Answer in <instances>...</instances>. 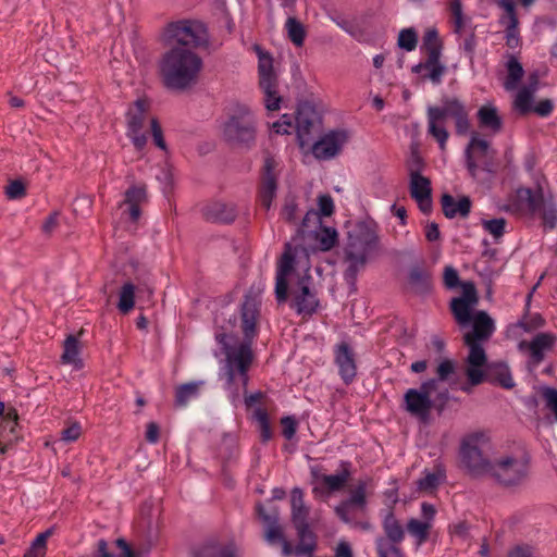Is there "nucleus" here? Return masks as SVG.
Segmentation results:
<instances>
[{
  "label": "nucleus",
  "mask_w": 557,
  "mask_h": 557,
  "mask_svg": "<svg viewBox=\"0 0 557 557\" xmlns=\"http://www.w3.org/2000/svg\"><path fill=\"white\" fill-rule=\"evenodd\" d=\"M482 226L497 240L505 234L506 220L504 218L484 220Z\"/></svg>",
  "instance_id": "6e6d98bb"
},
{
  "label": "nucleus",
  "mask_w": 557,
  "mask_h": 557,
  "mask_svg": "<svg viewBox=\"0 0 557 557\" xmlns=\"http://www.w3.org/2000/svg\"><path fill=\"white\" fill-rule=\"evenodd\" d=\"M81 345L76 335H69L63 344L62 363L76 364L79 361Z\"/></svg>",
  "instance_id": "79ce46f5"
},
{
  "label": "nucleus",
  "mask_w": 557,
  "mask_h": 557,
  "mask_svg": "<svg viewBox=\"0 0 557 557\" xmlns=\"http://www.w3.org/2000/svg\"><path fill=\"white\" fill-rule=\"evenodd\" d=\"M533 90L529 87L521 88L516 95L513 106L520 114H528L532 111Z\"/></svg>",
  "instance_id": "8fccbe9b"
},
{
  "label": "nucleus",
  "mask_w": 557,
  "mask_h": 557,
  "mask_svg": "<svg viewBox=\"0 0 557 557\" xmlns=\"http://www.w3.org/2000/svg\"><path fill=\"white\" fill-rule=\"evenodd\" d=\"M465 156L467 170L473 178L476 176L479 170L478 161L480 160L483 161L484 170L493 172L491 160H493L494 156L490 149V144L487 140L479 138L476 134L471 137Z\"/></svg>",
  "instance_id": "aec40b11"
},
{
  "label": "nucleus",
  "mask_w": 557,
  "mask_h": 557,
  "mask_svg": "<svg viewBox=\"0 0 557 557\" xmlns=\"http://www.w3.org/2000/svg\"><path fill=\"white\" fill-rule=\"evenodd\" d=\"M205 386V381H191L178 385L175 388V406L185 408L188 404L200 396L201 388Z\"/></svg>",
  "instance_id": "f704fd0d"
},
{
  "label": "nucleus",
  "mask_w": 557,
  "mask_h": 557,
  "mask_svg": "<svg viewBox=\"0 0 557 557\" xmlns=\"http://www.w3.org/2000/svg\"><path fill=\"white\" fill-rule=\"evenodd\" d=\"M202 65V59L194 50L171 47L160 61L162 82L168 89L186 90L198 82Z\"/></svg>",
  "instance_id": "f03ea898"
},
{
  "label": "nucleus",
  "mask_w": 557,
  "mask_h": 557,
  "mask_svg": "<svg viewBox=\"0 0 557 557\" xmlns=\"http://www.w3.org/2000/svg\"><path fill=\"white\" fill-rule=\"evenodd\" d=\"M351 462L341 460L336 473L326 474L321 478V483L312 487V495L315 499L326 502L333 493L343 490L351 476Z\"/></svg>",
  "instance_id": "ddd939ff"
},
{
  "label": "nucleus",
  "mask_w": 557,
  "mask_h": 557,
  "mask_svg": "<svg viewBox=\"0 0 557 557\" xmlns=\"http://www.w3.org/2000/svg\"><path fill=\"white\" fill-rule=\"evenodd\" d=\"M355 351L346 342H341L334 347V362L338 368V374L345 384H350L357 375Z\"/></svg>",
  "instance_id": "5701e85b"
},
{
  "label": "nucleus",
  "mask_w": 557,
  "mask_h": 557,
  "mask_svg": "<svg viewBox=\"0 0 557 557\" xmlns=\"http://www.w3.org/2000/svg\"><path fill=\"white\" fill-rule=\"evenodd\" d=\"M447 117H451L455 121L458 135H466L470 129L469 113L465 104L457 98H445L441 107H428V133L437 141L441 150L446 148L449 138L445 127Z\"/></svg>",
  "instance_id": "7ed1b4c3"
},
{
  "label": "nucleus",
  "mask_w": 557,
  "mask_h": 557,
  "mask_svg": "<svg viewBox=\"0 0 557 557\" xmlns=\"http://www.w3.org/2000/svg\"><path fill=\"white\" fill-rule=\"evenodd\" d=\"M447 10L450 13V20L454 25V32L461 34L465 28V17L462 14V4L460 0H446Z\"/></svg>",
  "instance_id": "09e8293b"
},
{
  "label": "nucleus",
  "mask_w": 557,
  "mask_h": 557,
  "mask_svg": "<svg viewBox=\"0 0 557 557\" xmlns=\"http://www.w3.org/2000/svg\"><path fill=\"white\" fill-rule=\"evenodd\" d=\"M237 215L235 206L222 201H214L205 208V216L208 221L231 223Z\"/></svg>",
  "instance_id": "2f4dec72"
},
{
  "label": "nucleus",
  "mask_w": 557,
  "mask_h": 557,
  "mask_svg": "<svg viewBox=\"0 0 557 557\" xmlns=\"http://www.w3.org/2000/svg\"><path fill=\"white\" fill-rule=\"evenodd\" d=\"M258 54L259 87L263 94V103L267 110L276 111L282 101L278 95L277 77L273 72L272 58L259 46L255 47Z\"/></svg>",
  "instance_id": "9d476101"
},
{
  "label": "nucleus",
  "mask_w": 557,
  "mask_h": 557,
  "mask_svg": "<svg viewBox=\"0 0 557 557\" xmlns=\"http://www.w3.org/2000/svg\"><path fill=\"white\" fill-rule=\"evenodd\" d=\"M383 529L391 542L399 543L404 540V529L392 511L387 512L383 520Z\"/></svg>",
  "instance_id": "37998d69"
},
{
  "label": "nucleus",
  "mask_w": 557,
  "mask_h": 557,
  "mask_svg": "<svg viewBox=\"0 0 557 557\" xmlns=\"http://www.w3.org/2000/svg\"><path fill=\"white\" fill-rule=\"evenodd\" d=\"M442 209L446 218L453 219L457 215L468 216L471 210V201L468 197H462L458 201L449 194H444L441 199Z\"/></svg>",
  "instance_id": "72a5a7b5"
},
{
  "label": "nucleus",
  "mask_w": 557,
  "mask_h": 557,
  "mask_svg": "<svg viewBox=\"0 0 557 557\" xmlns=\"http://www.w3.org/2000/svg\"><path fill=\"white\" fill-rule=\"evenodd\" d=\"M465 344L469 348L466 360V376L468 383L472 386H476L486 381V376L488 375L486 371L491 370V366L487 364V356L482 343L465 342Z\"/></svg>",
  "instance_id": "4468645a"
},
{
  "label": "nucleus",
  "mask_w": 557,
  "mask_h": 557,
  "mask_svg": "<svg viewBox=\"0 0 557 557\" xmlns=\"http://www.w3.org/2000/svg\"><path fill=\"white\" fill-rule=\"evenodd\" d=\"M396 543L380 540L376 543V550L379 557H403L399 548L396 547Z\"/></svg>",
  "instance_id": "13d9d810"
},
{
  "label": "nucleus",
  "mask_w": 557,
  "mask_h": 557,
  "mask_svg": "<svg viewBox=\"0 0 557 557\" xmlns=\"http://www.w3.org/2000/svg\"><path fill=\"white\" fill-rule=\"evenodd\" d=\"M530 457L522 448L499 454L493 459L487 475L499 484L513 486L520 484L528 475Z\"/></svg>",
  "instance_id": "39448f33"
},
{
  "label": "nucleus",
  "mask_w": 557,
  "mask_h": 557,
  "mask_svg": "<svg viewBox=\"0 0 557 557\" xmlns=\"http://www.w3.org/2000/svg\"><path fill=\"white\" fill-rule=\"evenodd\" d=\"M441 55L436 51L432 50L426 60L412 67V72L420 74L422 78L430 79L434 85H438L442 82V77L445 73V65L441 62Z\"/></svg>",
  "instance_id": "c756f323"
},
{
  "label": "nucleus",
  "mask_w": 557,
  "mask_h": 557,
  "mask_svg": "<svg viewBox=\"0 0 557 557\" xmlns=\"http://www.w3.org/2000/svg\"><path fill=\"white\" fill-rule=\"evenodd\" d=\"M259 517L267 524L265 540L269 544L281 543L285 537L282 528L277 524V518L274 515L267 513L262 506L257 507Z\"/></svg>",
  "instance_id": "4c0bfd02"
},
{
  "label": "nucleus",
  "mask_w": 557,
  "mask_h": 557,
  "mask_svg": "<svg viewBox=\"0 0 557 557\" xmlns=\"http://www.w3.org/2000/svg\"><path fill=\"white\" fill-rule=\"evenodd\" d=\"M280 422L282 425V435L286 440H292L297 432L298 423L296 419L292 416H286L281 418Z\"/></svg>",
  "instance_id": "052dcab7"
},
{
  "label": "nucleus",
  "mask_w": 557,
  "mask_h": 557,
  "mask_svg": "<svg viewBox=\"0 0 557 557\" xmlns=\"http://www.w3.org/2000/svg\"><path fill=\"white\" fill-rule=\"evenodd\" d=\"M542 396L546 401L547 408L554 412L557 420V391L552 387H545Z\"/></svg>",
  "instance_id": "338daca9"
},
{
  "label": "nucleus",
  "mask_w": 557,
  "mask_h": 557,
  "mask_svg": "<svg viewBox=\"0 0 557 557\" xmlns=\"http://www.w3.org/2000/svg\"><path fill=\"white\" fill-rule=\"evenodd\" d=\"M372 482L371 478L358 480L354 486L348 488V496L335 506L336 517L351 528L368 530L370 524L362 521L368 508V487Z\"/></svg>",
  "instance_id": "423d86ee"
},
{
  "label": "nucleus",
  "mask_w": 557,
  "mask_h": 557,
  "mask_svg": "<svg viewBox=\"0 0 557 557\" xmlns=\"http://www.w3.org/2000/svg\"><path fill=\"white\" fill-rule=\"evenodd\" d=\"M166 37L173 47H183L194 50L208 44V35L203 25L195 21H177L170 23Z\"/></svg>",
  "instance_id": "1a4fd4ad"
},
{
  "label": "nucleus",
  "mask_w": 557,
  "mask_h": 557,
  "mask_svg": "<svg viewBox=\"0 0 557 557\" xmlns=\"http://www.w3.org/2000/svg\"><path fill=\"white\" fill-rule=\"evenodd\" d=\"M286 28L290 41L297 47L302 46L306 37V30L302 24L295 17H288L286 21Z\"/></svg>",
  "instance_id": "3c124183"
},
{
  "label": "nucleus",
  "mask_w": 557,
  "mask_h": 557,
  "mask_svg": "<svg viewBox=\"0 0 557 557\" xmlns=\"http://www.w3.org/2000/svg\"><path fill=\"white\" fill-rule=\"evenodd\" d=\"M297 203L294 198H287L285 200L284 207L282 209L281 215L282 218L289 223H296L298 220L297 216Z\"/></svg>",
  "instance_id": "680f3d73"
},
{
  "label": "nucleus",
  "mask_w": 557,
  "mask_h": 557,
  "mask_svg": "<svg viewBox=\"0 0 557 557\" xmlns=\"http://www.w3.org/2000/svg\"><path fill=\"white\" fill-rule=\"evenodd\" d=\"M147 200V191L145 185H133L124 195V200L120 208L122 216L127 221L136 224L141 215L140 206Z\"/></svg>",
  "instance_id": "b1692460"
},
{
  "label": "nucleus",
  "mask_w": 557,
  "mask_h": 557,
  "mask_svg": "<svg viewBox=\"0 0 557 557\" xmlns=\"http://www.w3.org/2000/svg\"><path fill=\"white\" fill-rule=\"evenodd\" d=\"M369 255L355 249H345V262L347 268L344 273V277L348 283H352L359 271L364 267Z\"/></svg>",
  "instance_id": "c9c22d12"
},
{
  "label": "nucleus",
  "mask_w": 557,
  "mask_h": 557,
  "mask_svg": "<svg viewBox=\"0 0 557 557\" xmlns=\"http://www.w3.org/2000/svg\"><path fill=\"white\" fill-rule=\"evenodd\" d=\"M272 129L276 134H290L292 129H295L293 117L284 114L278 121L272 124Z\"/></svg>",
  "instance_id": "e2e57ef3"
},
{
  "label": "nucleus",
  "mask_w": 557,
  "mask_h": 557,
  "mask_svg": "<svg viewBox=\"0 0 557 557\" xmlns=\"http://www.w3.org/2000/svg\"><path fill=\"white\" fill-rule=\"evenodd\" d=\"M443 282L446 288L455 289L459 286L462 287V284L459 280V274L457 270L453 267H446L444 270Z\"/></svg>",
  "instance_id": "bf43d9fd"
},
{
  "label": "nucleus",
  "mask_w": 557,
  "mask_h": 557,
  "mask_svg": "<svg viewBox=\"0 0 557 557\" xmlns=\"http://www.w3.org/2000/svg\"><path fill=\"white\" fill-rule=\"evenodd\" d=\"M471 323L472 331L465 334V342H486L492 337L496 330L494 320L482 310L474 312Z\"/></svg>",
  "instance_id": "bb28decb"
},
{
  "label": "nucleus",
  "mask_w": 557,
  "mask_h": 557,
  "mask_svg": "<svg viewBox=\"0 0 557 557\" xmlns=\"http://www.w3.org/2000/svg\"><path fill=\"white\" fill-rule=\"evenodd\" d=\"M294 120L299 146L304 149L311 143L314 134L319 132L320 117L312 106L301 104L298 107Z\"/></svg>",
  "instance_id": "f3484780"
},
{
  "label": "nucleus",
  "mask_w": 557,
  "mask_h": 557,
  "mask_svg": "<svg viewBox=\"0 0 557 557\" xmlns=\"http://www.w3.org/2000/svg\"><path fill=\"white\" fill-rule=\"evenodd\" d=\"M193 557H237L236 546L211 540L195 548Z\"/></svg>",
  "instance_id": "7c9ffc66"
},
{
  "label": "nucleus",
  "mask_w": 557,
  "mask_h": 557,
  "mask_svg": "<svg viewBox=\"0 0 557 557\" xmlns=\"http://www.w3.org/2000/svg\"><path fill=\"white\" fill-rule=\"evenodd\" d=\"M488 444V436L484 432H474L465 436L460 445V461L473 476L487 475L493 460H488L483 450Z\"/></svg>",
  "instance_id": "0eeeda50"
},
{
  "label": "nucleus",
  "mask_w": 557,
  "mask_h": 557,
  "mask_svg": "<svg viewBox=\"0 0 557 557\" xmlns=\"http://www.w3.org/2000/svg\"><path fill=\"white\" fill-rule=\"evenodd\" d=\"M445 476L444 467L437 465L433 472L425 473V475L418 481V487L420 491L431 492L440 485Z\"/></svg>",
  "instance_id": "a18cd8bd"
},
{
  "label": "nucleus",
  "mask_w": 557,
  "mask_h": 557,
  "mask_svg": "<svg viewBox=\"0 0 557 557\" xmlns=\"http://www.w3.org/2000/svg\"><path fill=\"white\" fill-rule=\"evenodd\" d=\"M348 138L345 129L330 131L312 144L311 152L318 160H331L342 151Z\"/></svg>",
  "instance_id": "a211bd4d"
},
{
  "label": "nucleus",
  "mask_w": 557,
  "mask_h": 557,
  "mask_svg": "<svg viewBox=\"0 0 557 557\" xmlns=\"http://www.w3.org/2000/svg\"><path fill=\"white\" fill-rule=\"evenodd\" d=\"M409 191L419 209L424 214L430 213L432 209L431 181L423 175H414V177H410Z\"/></svg>",
  "instance_id": "cd10ccee"
},
{
  "label": "nucleus",
  "mask_w": 557,
  "mask_h": 557,
  "mask_svg": "<svg viewBox=\"0 0 557 557\" xmlns=\"http://www.w3.org/2000/svg\"><path fill=\"white\" fill-rule=\"evenodd\" d=\"M488 375L486 380L496 381L502 387L510 389L515 386L513 379L509 368L504 363H496L491 366V370L486 371Z\"/></svg>",
  "instance_id": "a19ab883"
},
{
  "label": "nucleus",
  "mask_w": 557,
  "mask_h": 557,
  "mask_svg": "<svg viewBox=\"0 0 557 557\" xmlns=\"http://www.w3.org/2000/svg\"><path fill=\"white\" fill-rule=\"evenodd\" d=\"M418 44V36L413 28H404L398 35V46L406 50L412 51Z\"/></svg>",
  "instance_id": "864d4df0"
},
{
  "label": "nucleus",
  "mask_w": 557,
  "mask_h": 557,
  "mask_svg": "<svg viewBox=\"0 0 557 557\" xmlns=\"http://www.w3.org/2000/svg\"><path fill=\"white\" fill-rule=\"evenodd\" d=\"M522 208L532 214H539L543 224L554 228L557 223V210L552 202L545 201L542 193H533L530 188H520L516 195Z\"/></svg>",
  "instance_id": "9b49d317"
},
{
  "label": "nucleus",
  "mask_w": 557,
  "mask_h": 557,
  "mask_svg": "<svg viewBox=\"0 0 557 557\" xmlns=\"http://www.w3.org/2000/svg\"><path fill=\"white\" fill-rule=\"evenodd\" d=\"M1 428L3 431H9V433L14 434L17 428V413L14 409L8 410L5 413L3 412Z\"/></svg>",
  "instance_id": "0e129e2a"
},
{
  "label": "nucleus",
  "mask_w": 557,
  "mask_h": 557,
  "mask_svg": "<svg viewBox=\"0 0 557 557\" xmlns=\"http://www.w3.org/2000/svg\"><path fill=\"white\" fill-rule=\"evenodd\" d=\"M292 521L298 535H302L310 529V507L305 503V495L301 488L294 487L290 493Z\"/></svg>",
  "instance_id": "a878e982"
},
{
  "label": "nucleus",
  "mask_w": 557,
  "mask_h": 557,
  "mask_svg": "<svg viewBox=\"0 0 557 557\" xmlns=\"http://www.w3.org/2000/svg\"><path fill=\"white\" fill-rule=\"evenodd\" d=\"M422 48L425 50L426 55H429L432 50L436 51L437 54H442V41L435 28H430L425 32Z\"/></svg>",
  "instance_id": "603ef678"
},
{
  "label": "nucleus",
  "mask_w": 557,
  "mask_h": 557,
  "mask_svg": "<svg viewBox=\"0 0 557 557\" xmlns=\"http://www.w3.org/2000/svg\"><path fill=\"white\" fill-rule=\"evenodd\" d=\"M252 419L258 422L261 441L263 443L269 442L273 436V432L268 413V407L259 406L255 408Z\"/></svg>",
  "instance_id": "c03bdc74"
},
{
  "label": "nucleus",
  "mask_w": 557,
  "mask_h": 557,
  "mask_svg": "<svg viewBox=\"0 0 557 557\" xmlns=\"http://www.w3.org/2000/svg\"><path fill=\"white\" fill-rule=\"evenodd\" d=\"M424 166L422 157L420 156L417 148H411L410 156L407 160V169L410 177L414 175H421V171Z\"/></svg>",
  "instance_id": "4d7b16f0"
},
{
  "label": "nucleus",
  "mask_w": 557,
  "mask_h": 557,
  "mask_svg": "<svg viewBox=\"0 0 557 557\" xmlns=\"http://www.w3.org/2000/svg\"><path fill=\"white\" fill-rule=\"evenodd\" d=\"M438 380L430 379L419 388H409L404 395L405 409L411 416L425 418L433 408L431 395L437 389Z\"/></svg>",
  "instance_id": "f8f14e48"
},
{
  "label": "nucleus",
  "mask_w": 557,
  "mask_h": 557,
  "mask_svg": "<svg viewBox=\"0 0 557 557\" xmlns=\"http://www.w3.org/2000/svg\"><path fill=\"white\" fill-rule=\"evenodd\" d=\"M495 4L502 10L498 23L504 27L506 46L516 49L521 45V37L515 0H495Z\"/></svg>",
  "instance_id": "2eb2a0df"
},
{
  "label": "nucleus",
  "mask_w": 557,
  "mask_h": 557,
  "mask_svg": "<svg viewBox=\"0 0 557 557\" xmlns=\"http://www.w3.org/2000/svg\"><path fill=\"white\" fill-rule=\"evenodd\" d=\"M542 396L546 401L547 408L554 412L557 420V391L552 387H545Z\"/></svg>",
  "instance_id": "774afa93"
},
{
  "label": "nucleus",
  "mask_w": 557,
  "mask_h": 557,
  "mask_svg": "<svg viewBox=\"0 0 557 557\" xmlns=\"http://www.w3.org/2000/svg\"><path fill=\"white\" fill-rule=\"evenodd\" d=\"M545 320L539 313L525 314L517 323V326L525 332H533L544 326Z\"/></svg>",
  "instance_id": "5fc2aeb1"
},
{
  "label": "nucleus",
  "mask_w": 557,
  "mask_h": 557,
  "mask_svg": "<svg viewBox=\"0 0 557 557\" xmlns=\"http://www.w3.org/2000/svg\"><path fill=\"white\" fill-rule=\"evenodd\" d=\"M506 67L507 76L505 81V88L507 90L516 89L524 75L522 64L517 60L515 55H509Z\"/></svg>",
  "instance_id": "ea45409f"
},
{
  "label": "nucleus",
  "mask_w": 557,
  "mask_h": 557,
  "mask_svg": "<svg viewBox=\"0 0 557 557\" xmlns=\"http://www.w3.org/2000/svg\"><path fill=\"white\" fill-rule=\"evenodd\" d=\"M298 536L299 543L295 546L294 556L306 555L307 557H312L317 543L311 530L308 529L306 533Z\"/></svg>",
  "instance_id": "de8ad7c7"
},
{
  "label": "nucleus",
  "mask_w": 557,
  "mask_h": 557,
  "mask_svg": "<svg viewBox=\"0 0 557 557\" xmlns=\"http://www.w3.org/2000/svg\"><path fill=\"white\" fill-rule=\"evenodd\" d=\"M379 243L376 225L372 223H359L354 232L349 235V244L347 248L359 250L369 255L372 252Z\"/></svg>",
  "instance_id": "4be33fe9"
},
{
  "label": "nucleus",
  "mask_w": 557,
  "mask_h": 557,
  "mask_svg": "<svg viewBox=\"0 0 557 557\" xmlns=\"http://www.w3.org/2000/svg\"><path fill=\"white\" fill-rule=\"evenodd\" d=\"M431 527L429 521H420L412 518L407 523V531L411 536L417 539L419 544H422L428 540Z\"/></svg>",
  "instance_id": "49530a36"
},
{
  "label": "nucleus",
  "mask_w": 557,
  "mask_h": 557,
  "mask_svg": "<svg viewBox=\"0 0 557 557\" xmlns=\"http://www.w3.org/2000/svg\"><path fill=\"white\" fill-rule=\"evenodd\" d=\"M242 330L245 336L244 342L251 345L257 334V320L259 317V305L256 299L247 297L242 305Z\"/></svg>",
  "instance_id": "c85d7f7f"
},
{
  "label": "nucleus",
  "mask_w": 557,
  "mask_h": 557,
  "mask_svg": "<svg viewBox=\"0 0 557 557\" xmlns=\"http://www.w3.org/2000/svg\"><path fill=\"white\" fill-rule=\"evenodd\" d=\"M478 121L481 128L488 129L493 133H498L502 129L503 121L498 111L493 106H482L478 110Z\"/></svg>",
  "instance_id": "e433bc0d"
},
{
  "label": "nucleus",
  "mask_w": 557,
  "mask_h": 557,
  "mask_svg": "<svg viewBox=\"0 0 557 557\" xmlns=\"http://www.w3.org/2000/svg\"><path fill=\"white\" fill-rule=\"evenodd\" d=\"M147 102L138 99L127 112V136L138 151L146 147L148 140L147 133L144 131L147 122Z\"/></svg>",
  "instance_id": "dca6fc26"
},
{
  "label": "nucleus",
  "mask_w": 557,
  "mask_h": 557,
  "mask_svg": "<svg viewBox=\"0 0 557 557\" xmlns=\"http://www.w3.org/2000/svg\"><path fill=\"white\" fill-rule=\"evenodd\" d=\"M556 339L553 333H539L530 342L521 341L518 348L529 352L528 366L535 369L544 361L546 352L553 349Z\"/></svg>",
  "instance_id": "412c9836"
},
{
  "label": "nucleus",
  "mask_w": 557,
  "mask_h": 557,
  "mask_svg": "<svg viewBox=\"0 0 557 557\" xmlns=\"http://www.w3.org/2000/svg\"><path fill=\"white\" fill-rule=\"evenodd\" d=\"M275 161L265 159L259 187V202L267 211L270 210L272 201L276 196L277 182L274 174Z\"/></svg>",
  "instance_id": "393cba45"
},
{
  "label": "nucleus",
  "mask_w": 557,
  "mask_h": 557,
  "mask_svg": "<svg viewBox=\"0 0 557 557\" xmlns=\"http://www.w3.org/2000/svg\"><path fill=\"white\" fill-rule=\"evenodd\" d=\"M25 194V186L21 181H12L5 188V195L9 199H21Z\"/></svg>",
  "instance_id": "69168bd1"
},
{
  "label": "nucleus",
  "mask_w": 557,
  "mask_h": 557,
  "mask_svg": "<svg viewBox=\"0 0 557 557\" xmlns=\"http://www.w3.org/2000/svg\"><path fill=\"white\" fill-rule=\"evenodd\" d=\"M139 287H136L132 282H125L119 292L117 309L121 313L127 314L135 307L136 293H139Z\"/></svg>",
  "instance_id": "58836bf2"
},
{
  "label": "nucleus",
  "mask_w": 557,
  "mask_h": 557,
  "mask_svg": "<svg viewBox=\"0 0 557 557\" xmlns=\"http://www.w3.org/2000/svg\"><path fill=\"white\" fill-rule=\"evenodd\" d=\"M408 284L414 294L426 295L432 289V275L424 268L414 265L409 270Z\"/></svg>",
  "instance_id": "473e14b6"
},
{
  "label": "nucleus",
  "mask_w": 557,
  "mask_h": 557,
  "mask_svg": "<svg viewBox=\"0 0 557 557\" xmlns=\"http://www.w3.org/2000/svg\"><path fill=\"white\" fill-rule=\"evenodd\" d=\"M290 284V308L302 317L312 315L319 307V298L312 287L309 251L301 245L286 243L276 262L275 296L286 301Z\"/></svg>",
  "instance_id": "f257e3e1"
},
{
  "label": "nucleus",
  "mask_w": 557,
  "mask_h": 557,
  "mask_svg": "<svg viewBox=\"0 0 557 557\" xmlns=\"http://www.w3.org/2000/svg\"><path fill=\"white\" fill-rule=\"evenodd\" d=\"M478 302L475 286L471 282L462 284V294L450 301V311L457 323L465 327L471 324L474 317L472 307Z\"/></svg>",
  "instance_id": "6ab92c4d"
},
{
  "label": "nucleus",
  "mask_w": 557,
  "mask_h": 557,
  "mask_svg": "<svg viewBox=\"0 0 557 557\" xmlns=\"http://www.w3.org/2000/svg\"><path fill=\"white\" fill-rule=\"evenodd\" d=\"M225 332H216L215 341L221 345L225 354L223 367L226 384L230 388L242 385L246 392L249 376L248 371L252 362V351L249 343L243 342L238 347H231Z\"/></svg>",
  "instance_id": "20e7f679"
},
{
  "label": "nucleus",
  "mask_w": 557,
  "mask_h": 557,
  "mask_svg": "<svg viewBox=\"0 0 557 557\" xmlns=\"http://www.w3.org/2000/svg\"><path fill=\"white\" fill-rule=\"evenodd\" d=\"M224 138L233 144L249 147L256 138V119L245 106H238L223 126Z\"/></svg>",
  "instance_id": "6e6552de"
}]
</instances>
